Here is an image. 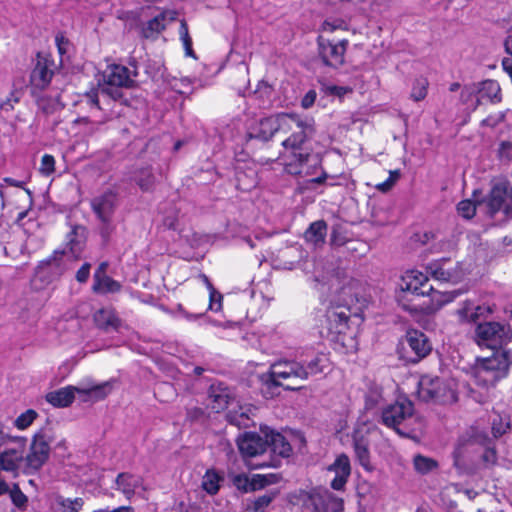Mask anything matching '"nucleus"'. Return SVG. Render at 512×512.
<instances>
[{
    "label": "nucleus",
    "instance_id": "nucleus-6",
    "mask_svg": "<svg viewBox=\"0 0 512 512\" xmlns=\"http://www.w3.org/2000/svg\"><path fill=\"white\" fill-rule=\"evenodd\" d=\"M418 396L425 402L452 404L457 401L456 382L451 378L422 376L418 383Z\"/></svg>",
    "mask_w": 512,
    "mask_h": 512
},
{
    "label": "nucleus",
    "instance_id": "nucleus-16",
    "mask_svg": "<svg viewBox=\"0 0 512 512\" xmlns=\"http://www.w3.org/2000/svg\"><path fill=\"white\" fill-rule=\"evenodd\" d=\"M286 116L287 113H278L261 119L258 125L250 133V136L262 141L270 140L275 133L283 132L282 124L285 122Z\"/></svg>",
    "mask_w": 512,
    "mask_h": 512
},
{
    "label": "nucleus",
    "instance_id": "nucleus-52",
    "mask_svg": "<svg viewBox=\"0 0 512 512\" xmlns=\"http://www.w3.org/2000/svg\"><path fill=\"white\" fill-rule=\"evenodd\" d=\"M399 178H400L399 170L390 171L388 179L382 183H379L376 186V188L381 192H387L394 186V184L398 181Z\"/></svg>",
    "mask_w": 512,
    "mask_h": 512
},
{
    "label": "nucleus",
    "instance_id": "nucleus-21",
    "mask_svg": "<svg viewBox=\"0 0 512 512\" xmlns=\"http://www.w3.org/2000/svg\"><path fill=\"white\" fill-rule=\"evenodd\" d=\"M53 64L47 59H38L30 75V83L33 89H45L53 77Z\"/></svg>",
    "mask_w": 512,
    "mask_h": 512
},
{
    "label": "nucleus",
    "instance_id": "nucleus-63",
    "mask_svg": "<svg viewBox=\"0 0 512 512\" xmlns=\"http://www.w3.org/2000/svg\"><path fill=\"white\" fill-rule=\"evenodd\" d=\"M482 458H483L484 462H486L488 464H493L496 461V453L492 449H487L484 452Z\"/></svg>",
    "mask_w": 512,
    "mask_h": 512
},
{
    "label": "nucleus",
    "instance_id": "nucleus-33",
    "mask_svg": "<svg viewBox=\"0 0 512 512\" xmlns=\"http://www.w3.org/2000/svg\"><path fill=\"white\" fill-rule=\"evenodd\" d=\"M103 122L92 121L88 117H79L73 121V126L84 136L90 137L101 131Z\"/></svg>",
    "mask_w": 512,
    "mask_h": 512
},
{
    "label": "nucleus",
    "instance_id": "nucleus-54",
    "mask_svg": "<svg viewBox=\"0 0 512 512\" xmlns=\"http://www.w3.org/2000/svg\"><path fill=\"white\" fill-rule=\"evenodd\" d=\"M170 86L176 92L186 94L190 90L191 81L188 78L174 79L170 82Z\"/></svg>",
    "mask_w": 512,
    "mask_h": 512
},
{
    "label": "nucleus",
    "instance_id": "nucleus-44",
    "mask_svg": "<svg viewBox=\"0 0 512 512\" xmlns=\"http://www.w3.org/2000/svg\"><path fill=\"white\" fill-rule=\"evenodd\" d=\"M428 81L425 78L416 79L413 83L411 98L415 101L423 100L427 95Z\"/></svg>",
    "mask_w": 512,
    "mask_h": 512
},
{
    "label": "nucleus",
    "instance_id": "nucleus-18",
    "mask_svg": "<svg viewBox=\"0 0 512 512\" xmlns=\"http://www.w3.org/2000/svg\"><path fill=\"white\" fill-rule=\"evenodd\" d=\"M352 445L358 463L364 470L369 472L373 471L374 467L371 463L370 442L367 433H363L360 429H355L352 433Z\"/></svg>",
    "mask_w": 512,
    "mask_h": 512
},
{
    "label": "nucleus",
    "instance_id": "nucleus-56",
    "mask_svg": "<svg viewBox=\"0 0 512 512\" xmlns=\"http://www.w3.org/2000/svg\"><path fill=\"white\" fill-rule=\"evenodd\" d=\"M56 46L60 55H64L68 51L70 45L69 40L62 34L58 33L55 37Z\"/></svg>",
    "mask_w": 512,
    "mask_h": 512
},
{
    "label": "nucleus",
    "instance_id": "nucleus-57",
    "mask_svg": "<svg viewBox=\"0 0 512 512\" xmlns=\"http://www.w3.org/2000/svg\"><path fill=\"white\" fill-rule=\"evenodd\" d=\"M90 269H91V264L90 263H84L79 269L78 271L76 272V280L79 282V283H85L87 282L88 278H89V275H90Z\"/></svg>",
    "mask_w": 512,
    "mask_h": 512
},
{
    "label": "nucleus",
    "instance_id": "nucleus-13",
    "mask_svg": "<svg viewBox=\"0 0 512 512\" xmlns=\"http://www.w3.org/2000/svg\"><path fill=\"white\" fill-rule=\"evenodd\" d=\"M428 271L434 279L442 282L457 283L464 276V271L459 263H451L444 258L431 263L428 266Z\"/></svg>",
    "mask_w": 512,
    "mask_h": 512
},
{
    "label": "nucleus",
    "instance_id": "nucleus-12",
    "mask_svg": "<svg viewBox=\"0 0 512 512\" xmlns=\"http://www.w3.org/2000/svg\"><path fill=\"white\" fill-rule=\"evenodd\" d=\"M413 412V403L406 398H401L383 410L382 421L387 427L394 428L399 432L398 426L411 418Z\"/></svg>",
    "mask_w": 512,
    "mask_h": 512
},
{
    "label": "nucleus",
    "instance_id": "nucleus-7",
    "mask_svg": "<svg viewBox=\"0 0 512 512\" xmlns=\"http://www.w3.org/2000/svg\"><path fill=\"white\" fill-rule=\"evenodd\" d=\"M512 338L509 325L500 322L478 323L474 331V340L477 345L496 349L508 343Z\"/></svg>",
    "mask_w": 512,
    "mask_h": 512
},
{
    "label": "nucleus",
    "instance_id": "nucleus-17",
    "mask_svg": "<svg viewBox=\"0 0 512 512\" xmlns=\"http://www.w3.org/2000/svg\"><path fill=\"white\" fill-rule=\"evenodd\" d=\"M90 205L97 219L113 218L118 205L117 194L112 190H107L94 197L91 200Z\"/></svg>",
    "mask_w": 512,
    "mask_h": 512
},
{
    "label": "nucleus",
    "instance_id": "nucleus-34",
    "mask_svg": "<svg viewBox=\"0 0 512 512\" xmlns=\"http://www.w3.org/2000/svg\"><path fill=\"white\" fill-rule=\"evenodd\" d=\"M276 496L277 492H268L253 500H248L245 510L246 512H266Z\"/></svg>",
    "mask_w": 512,
    "mask_h": 512
},
{
    "label": "nucleus",
    "instance_id": "nucleus-51",
    "mask_svg": "<svg viewBox=\"0 0 512 512\" xmlns=\"http://www.w3.org/2000/svg\"><path fill=\"white\" fill-rule=\"evenodd\" d=\"M493 308L490 305H474L472 312V323H477L481 318H486L493 313Z\"/></svg>",
    "mask_w": 512,
    "mask_h": 512
},
{
    "label": "nucleus",
    "instance_id": "nucleus-8",
    "mask_svg": "<svg viewBox=\"0 0 512 512\" xmlns=\"http://www.w3.org/2000/svg\"><path fill=\"white\" fill-rule=\"evenodd\" d=\"M333 294L331 304L343 308H351L359 300L361 284L358 280L348 276H333L331 279Z\"/></svg>",
    "mask_w": 512,
    "mask_h": 512
},
{
    "label": "nucleus",
    "instance_id": "nucleus-15",
    "mask_svg": "<svg viewBox=\"0 0 512 512\" xmlns=\"http://www.w3.org/2000/svg\"><path fill=\"white\" fill-rule=\"evenodd\" d=\"M407 347L413 352V355L406 356L408 361L417 363L425 358L431 352V343L427 336L418 330H409L405 336Z\"/></svg>",
    "mask_w": 512,
    "mask_h": 512
},
{
    "label": "nucleus",
    "instance_id": "nucleus-36",
    "mask_svg": "<svg viewBox=\"0 0 512 512\" xmlns=\"http://www.w3.org/2000/svg\"><path fill=\"white\" fill-rule=\"evenodd\" d=\"M38 110L45 115H52L63 108V104L59 100V96H41L37 99Z\"/></svg>",
    "mask_w": 512,
    "mask_h": 512
},
{
    "label": "nucleus",
    "instance_id": "nucleus-62",
    "mask_svg": "<svg viewBox=\"0 0 512 512\" xmlns=\"http://www.w3.org/2000/svg\"><path fill=\"white\" fill-rule=\"evenodd\" d=\"M182 43H183V46L185 48V52H186V55L187 56H194V52H193V49H192V39L189 35L187 36H184L182 38H180Z\"/></svg>",
    "mask_w": 512,
    "mask_h": 512
},
{
    "label": "nucleus",
    "instance_id": "nucleus-48",
    "mask_svg": "<svg viewBox=\"0 0 512 512\" xmlns=\"http://www.w3.org/2000/svg\"><path fill=\"white\" fill-rule=\"evenodd\" d=\"M209 290V309L212 311H219L222 308L223 296L219 293L211 283H208Z\"/></svg>",
    "mask_w": 512,
    "mask_h": 512
},
{
    "label": "nucleus",
    "instance_id": "nucleus-1",
    "mask_svg": "<svg viewBox=\"0 0 512 512\" xmlns=\"http://www.w3.org/2000/svg\"><path fill=\"white\" fill-rule=\"evenodd\" d=\"M283 125V134L288 136L282 141L284 148V165L291 175L310 174L305 165L311 160V149L305 147L306 142L316 133L315 121L308 116L287 113Z\"/></svg>",
    "mask_w": 512,
    "mask_h": 512
},
{
    "label": "nucleus",
    "instance_id": "nucleus-10",
    "mask_svg": "<svg viewBox=\"0 0 512 512\" xmlns=\"http://www.w3.org/2000/svg\"><path fill=\"white\" fill-rule=\"evenodd\" d=\"M50 437L44 433L34 436L29 453L24 457V472L27 474L38 471L50 455Z\"/></svg>",
    "mask_w": 512,
    "mask_h": 512
},
{
    "label": "nucleus",
    "instance_id": "nucleus-35",
    "mask_svg": "<svg viewBox=\"0 0 512 512\" xmlns=\"http://www.w3.org/2000/svg\"><path fill=\"white\" fill-rule=\"evenodd\" d=\"M133 179L142 191H150L155 183V177L151 167L136 170Z\"/></svg>",
    "mask_w": 512,
    "mask_h": 512
},
{
    "label": "nucleus",
    "instance_id": "nucleus-60",
    "mask_svg": "<svg viewBox=\"0 0 512 512\" xmlns=\"http://www.w3.org/2000/svg\"><path fill=\"white\" fill-rule=\"evenodd\" d=\"M509 428V423H500L499 425L496 424L495 420H493V425H492V431H493V434L495 437H499L501 435H503L507 429Z\"/></svg>",
    "mask_w": 512,
    "mask_h": 512
},
{
    "label": "nucleus",
    "instance_id": "nucleus-26",
    "mask_svg": "<svg viewBox=\"0 0 512 512\" xmlns=\"http://www.w3.org/2000/svg\"><path fill=\"white\" fill-rule=\"evenodd\" d=\"M76 386H66L46 394L45 399L54 407H68L75 399Z\"/></svg>",
    "mask_w": 512,
    "mask_h": 512
},
{
    "label": "nucleus",
    "instance_id": "nucleus-55",
    "mask_svg": "<svg viewBox=\"0 0 512 512\" xmlns=\"http://www.w3.org/2000/svg\"><path fill=\"white\" fill-rule=\"evenodd\" d=\"M233 484L237 489L244 492L250 491V478L245 474H238L233 477Z\"/></svg>",
    "mask_w": 512,
    "mask_h": 512
},
{
    "label": "nucleus",
    "instance_id": "nucleus-49",
    "mask_svg": "<svg viewBox=\"0 0 512 512\" xmlns=\"http://www.w3.org/2000/svg\"><path fill=\"white\" fill-rule=\"evenodd\" d=\"M39 171L42 175L49 176L55 171V159L50 154L42 156Z\"/></svg>",
    "mask_w": 512,
    "mask_h": 512
},
{
    "label": "nucleus",
    "instance_id": "nucleus-39",
    "mask_svg": "<svg viewBox=\"0 0 512 512\" xmlns=\"http://www.w3.org/2000/svg\"><path fill=\"white\" fill-rule=\"evenodd\" d=\"M413 465L415 470L423 475L428 474L438 468V463L436 460L421 454L414 456Z\"/></svg>",
    "mask_w": 512,
    "mask_h": 512
},
{
    "label": "nucleus",
    "instance_id": "nucleus-64",
    "mask_svg": "<svg viewBox=\"0 0 512 512\" xmlns=\"http://www.w3.org/2000/svg\"><path fill=\"white\" fill-rule=\"evenodd\" d=\"M93 512H134V509L131 506H121L116 509H113L112 511L105 510V509H99V510H95Z\"/></svg>",
    "mask_w": 512,
    "mask_h": 512
},
{
    "label": "nucleus",
    "instance_id": "nucleus-59",
    "mask_svg": "<svg viewBox=\"0 0 512 512\" xmlns=\"http://www.w3.org/2000/svg\"><path fill=\"white\" fill-rule=\"evenodd\" d=\"M316 97H317V93L315 90H309L305 95L304 97L302 98L301 100V106L304 108V109H308L310 108L315 100H316Z\"/></svg>",
    "mask_w": 512,
    "mask_h": 512
},
{
    "label": "nucleus",
    "instance_id": "nucleus-20",
    "mask_svg": "<svg viewBox=\"0 0 512 512\" xmlns=\"http://www.w3.org/2000/svg\"><path fill=\"white\" fill-rule=\"evenodd\" d=\"M208 400L211 409L218 413L234 400V394L224 383H215L209 388Z\"/></svg>",
    "mask_w": 512,
    "mask_h": 512
},
{
    "label": "nucleus",
    "instance_id": "nucleus-11",
    "mask_svg": "<svg viewBox=\"0 0 512 512\" xmlns=\"http://www.w3.org/2000/svg\"><path fill=\"white\" fill-rule=\"evenodd\" d=\"M104 80L107 84L100 92L102 94L110 95L114 99L120 97L118 87H130L133 84L130 71L127 67L122 65H110L104 72Z\"/></svg>",
    "mask_w": 512,
    "mask_h": 512
},
{
    "label": "nucleus",
    "instance_id": "nucleus-40",
    "mask_svg": "<svg viewBox=\"0 0 512 512\" xmlns=\"http://www.w3.org/2000/svg\"><path fill=\"white\" fill-rule=\"evenodd\" d=\"M221 477L214 470H208L202 479V488L209 494H216L219 490Z\"/></svg>",
    "mask_w": 512,
    "mask_h": 512
},
{
    "label": "nucleus",
    "instance_id": "nucleus-46",
    "mask_svg": "<svg viewBox=\"0 0 512 512\" xmlns=\"http://www.w3.org/2000/svg\"><path fill=\"white\" fill-rule=\"evenodd\" d=\"M457 212L465 219H471L476 213V204L471 200H462L457 204Z\"/></svg>",
    "mask_w": 512,
    "mask_h": 512
},
{
    "label": "nucleus",
    "instance_id": "nucleus-27",
    "mask_svg": "<svg viewBox=\"0 0 512 512\" xmlns=\"http://www.w3.org/2000/svg\"><path fill=\"white\" fill-rule=\"evenodd\" d=\"M23 460L22 449H6L0 453V470L11 472L16 476Z\"/></svg>",
    "mask_w": 512,
    "mask_h": 512
},
{
    "label": "nucleus",
    "instance_id": "nucleus-41",
    "mask_svg": "<svg viewBox=\"0 0 512 512\" xmlns=\"http://www.w3.org/2000/svg\"><path fill=\"white\" fill-rule=\"evenodd\" d=\"M99 225H98V233L100 237L102 238L103 242L106 244L110 241L112 235L114 234L116 230V225L113 222V218H106V219H98Z\"/></svg>",
    "mask_w": 512,
    "mask_h": 512
},
{
    "label": "nucleus",
    "instance_id": "nucleus-19",
    "mask_svg": "<svg viewBox=\"0 0 512 512\" xmlns=\"http://www.w3.org/2000/svg\"><path fill=\"white\" fill-rule=\"evenodd\" d=\"M327 470L335 474L331 481V487L337 491L343 490L351 475V463L348 455L339 454Z\"/></svg>",
    "mask_w": 512,
    "mask_h": 512
},
{
    "label": "nucleus",
    "instance_id": "nucleus-23",
    "mask_svg": "<svg viewBox=\"0 0 512 512\" xmlns=\"http://www.w3.org/2000/svg\"><path fill=\"white\" fill-rule=\"evenodd\" d=\"M177 13L173 10H166L149 20L142 28V35L145 38H153L163 31L167 23L176 19Z\"/></svg>",
    "mask_w": 512,
    "mask_h": 512
},
{
    "label": "nucleus",
    "instance_id": "nucleus-24",
    "mask_svg": "<svg viewBox=\"0 0 512 512\" xmlns=\"http://www.w3.org/2000/svg\"><path fill=\"white\" fill-rule=\"evenodd\" d=\"M115 484L116 489L122 492L128 500L134 496L137 488L142 487L145 490L143 478L127 472L119 473L115 479Z\"/></svg>",
    "mask_w": 512,
    "mask_h": 512
},
{
    "label": "nucleus",
    "instance_id": "nucleus-9",
    "mask_svg": "<svg viewBox=\"0 0 512 512\" xmlns=\"http://www.w3.org/2000/svg\"><path fill=\"white\" fill-rule=\"evenodd\" d=\"M238 449L251 469H261L270 467L272 464L268 462L250 463L249 460L262 455L267 450V442L257 433L246 432L237 439Z\"/></svg>",
    "mask_w": 512,
    "mask_h": 512
},
{
    "label": "nucleus",
    "instance_id": "nucleus-3",
    "mask_svg": "<svg viewBox=\"0 0 512 512\" xmlns=\"http://www.w3.org/2000/svg\"><path fill=\"white\" fill-rule=\"evenodd\" d=\"M350 17L349 13H345L343 17L331 15L321 25L322 34L317 38L318 54L326 66L339 68L345 62L348 40L340 39L335 42L333 39L326 37L325 34L348 31Z\"/></svg>",
    "mask_w": 512,
    "mask_h": 512
},
{
    "label": "nucleus",
    "instance_id": "nucleus-14",
    "mask_svg": "<svg viewBox=\"0 0 512 512\" xmlns=\"http://www.w3.org/2000/svg\"><path fill=\"white\" fill-rule=\"evenodd\" d=\"M64 258V251H54V253L50 257L41 261L38 264L36 268V274L40 275L47 281H53L55 279H58L67 270Z\"/></svg>",
    "mask_w": 512,
    "mask_h": 512
},
{
    "label": "nucleus",
    "instance_id": "nucleus-25",
    "mask_svg": "<svg viewBox=\"0 0 512 512\" xmlns=\"http://www.w3.org/2000/svg\"><path fill=\"white\" fill-rule=\"evenodd\" d=\"M507 186L505 184H497L492 189L487 198V206L489 212L493 215L503 209L506 214L509 213Z\"/></svg>",
    "mask_w": 512,
    "mask_h": 512
},
{
    "label": "nucleus",
    "instance_id": "nucleus-58",
    "mask_svg": "<svg viewBox=\"0 0 512 512\" xmlns=\"http://www.w3.org/2000/svg\"><path fill=\"white\" fill-rule=\"evenodd\" d=\"M381 398H382V395H381V392L378 389L371 390L366 395V407L367 408L374 407L379 402V400Z\"/></svg>",
    "mask_w": 512,
    "mask_h": 512
},
{
    "label": "nucleus",
    "instance_id": "nucleus-61",
    "mask_svg": "<svg viewBox=\"0 0 512 512\" xmlns=\"http://www.w3.org/2000/svg\"><path fill=\"white\" fill-rule=\"evenodd\" d=\"M108 269V262H102L97 267L95 273H94V281L99 280L102 277L107 276L106 271Z\"/></svg>",
    "mask_w": 512,
    "mask_h": 512
},
{
    "label": "nucleus",
    "instance_id": "nucleus-30",
    "mask_svg": "<svg viewBox=\"0 0 512 512\" xmlns=\"http://www.w3.org/2000/svg\"><path fill=\"white\" fill-rule=\"evenodd\" d=\"M350 308H343L339 306L331 307L327 311V319L330 323V329H334L337 333H343L348 327L349 314L347 313Z\"/></svg>",
    "mask_w": 512,
    "mask_h": 512
},
{
    "label": "nucleus",
    "instance_id": "nucleus-38",
    "mask_svg": "<svg viewBox=\"0 0 512 512\" xmlns=\"http://www.w3.org/2000/svg\"><path fill=\"white\" fill-rule=\"evenodd\" d=\"M121 284L109 276L95 280L92 290L95 293H115L120 291Z\"/></svg>",
    "mask_w": 512,
    "mask_h": 512
},
{
    "label": "nucleus",
    "instance_id": "nucleus-47",
    "mask_svg": "<svg viewBox=\"0 0 512 512\" xmlns=\"http://www.w3.org/2000/svg\"><path fill=\"white\" fill-rule=\"evenodd\" d=\"M36 417L37 413L34 410L29 409L16 418L15 426L21 430L26 429L29 425H31Z\"/></svg>",
    "mask_w": 512,
    "mask_h": 512
},
{
    "label": "nucleus",
    "instance_id": "nucleus-32",
    "mask_svg": "<svg viewBox=\"0 0 512 512\" xmlns=\"http://www.w3.org/2000/svg\"><path fill=\"white\" fill-rule=\"evenodd\" d=\"M85 228L83 226H75L67 235V246L74 258L80 257L85 246Z\"/></svg>",
    "mask_w": 512,
    "mask_h": 512
},
{
    "label": "nucleus",
    "instance_id": "nucleus-22",
    "mask_svg": "<svg viewBox=\"0 0 512 512\" xmlns=\"http://www.w3.org/2000/svg\"><path fill=\"white\" fill-rule=\"evenodd\" d=\"M114 381H106L100 384L94 383L92 380H86L79 386H76L77 393L85 395L93 401H100L106 398L113 390Z\"/></svg>",
    "mask_w": 512,
    "mask_h": 512
},
{
    "label": "nucleus",
    "instance_id": "nucleus-50",
    "mask_svg": "<svg viewBox=\"0 0 512 512\" xmlns=\"http://www.w3.org/2000/svg\"><path fill=\"white\" fill-rule=\"evenodd\" d=\"M487 91L488 97L492 102H499L501 100L500 97V87L494 81H488L483 84V88L481 92Z\"/></svg>",
    "mask_w": 512,
    "mask_h": 512
},
{
    "label": "nucleus",
    "instance_id": "nucleus-42",
    "mask_svg": "<svg viewBox=\"0 0 512 512\" xmlns=\"http://www.w3.org/2000/svg\"><path fill=\"white\" fill-rule=\"evenodd\" d=\"M277 482L276 475H261L254 474L250 478V491H255L257 489H262L269 484H273Z\"/></svg>",
    "mask_w": 512,
    "mask_h": 512
},
{
    "label": "nucleus",
    "instance_id": "nucleus-53",
    "mask_svg": "<svg viewBox=\"0 0 512 512\" xmlns=\"http://www.w3.org/2000/svg\"><path fill=\"white\" fill-rule=\"evenodd\" d=\"M21 93L19 91H12L9 96L0 103V108L3 111L9 112L13 110L14 105L20 101Z\"/></svg>",
    "mask_w": 512,
    "mask_h": 512
},
{
    "label": "nucleus",
    "instance_id": "nucleus-45",
    "mask_svg": "<svg viewBox=\"0 0 512 512\" xmlns=\"http://www.w3.org/2000/svg\"><path fill=\"white\" fill-rule=\"evenodd\" d=\"M474 303L470 300L464 301L461 306L456 310L459 321L462 323H472V312Z\"/></svg>",
    "mask_w": 512,
    "mask_h": 512
},
{
    "label": "nucleus",
    "instance_id": "nucleus-28",
    "mask_svg": "<svg viewBox=\"0 0 512 512\" xmlns=\"http://www.w3.org/2000/svg\"><path fill=\"white\" fill-rule=\"evenodd\" d=\"M265 442L274 454L282 457H289L292 452L291 444L279 432L270 431L265 433Z\"/></svg>",
    "mask_w": 512,
    "mask_h": 512
},
{
    "label": "nucleus",
    "instance_id": "nucleus-2",
    "mask_svg": "<svg viewBox=\"0 0 512 512\" xmlns=\"http://www.w3.org/2000/svg\"><path fill=\"white\" fill-rule=\"evenodd\" d=\"M327 359L323 355H318L303 364L297 361L281 360L271 364L268 372L262 379L268 387L282 386L286 390H298L301 386H296L299 382L305 381L311 375L323 372Z\"/></svg>",
    "mask_w": 512,
    "mask_h": 512
},
{
    "label": "nucleus",
    "instance_id": "nucleus-31",
    "mask_svg": "<svg viewBox=\"0 0 512 512\" xmlns=\"http://www.w3.org/2000/svg\"><path fill=\"white\" fill-rule=\"evenodd\" d=\"M96 326L104 331L116 330L120 320L112 308H101L93 316Z\"/></svg>",
    "mask_w": 512,
    "mask_h": 512
},
{
    "label": "nucleus",
    "instance_id": "nucleus-37",
    "mask_svg": "<svg viewBox=\"0 0 512 512\" xmlns=\"http://www.w3.org/2000/svg\"><path fill=\"white\" fill-rule=\"evenodd\" d=\"M55 503L60 512H80L84 506V500L81 497L71 499L58 495Z\"/></svg>",
    "mask_w": 512,
    "mask_h": 512
},
{
    "label": "nucleus",
    "instance_id": "nucleus-29",
    "mask_svg": "<svg viewBox=\"0 0 512 512\" xmlns=\"http://www.w3.org/2000/svg\"><path fill=\"white\" fill-rule=\"evenodd\" d=\"M327 235V224L323 220H318L310 224L304 233L307 243L315 248L321 247L325 243Z\"/></svg>",
    "mask_w": 512,
    "mask_h": 512
},
{
    "label": "nucleus",
    "instance_id": "nucleus-43",
    "mask_svg": "<svg viewBox=\"0 0 512 512\" xmlns=\"http://www.w3.org/2000/svg\"><path fill=\"white\" fill-rule=\"evenodd\" d=\"M8 493L10 494V498L12 503L19 509L25 510L28 503L27 496L20 490L17 484H14L12 488H9Z\"/></svg>",
    "mask_w": 512,
    "mask_h": 512
},
{
    "label": "nucleus",
    "instance_id": "nucleus-4",
    "mask_svg": "<svg viewBox=\"0 0 512 512\" xmlns=\"http://www.w3.org/2000/svg\"><path fill=\"white\" fill-rule=\"evenodd\" d=\"M402 281L401 288L403 291L411 292L417 296H429L434 310L452 302L461 294L460 290L439 291L435 289L429 285L427 275L417 270L408 271Z\"/></svg>",
    "mask_w": 512,
    "mask_h": 512
},
{
    "label": "nucleus",
    "instance_id": "nucleus-5",
    "mask_svg": "<svg viewBox=\"0 0 512 512\" xmlns=\"http://www.w3.org/2000/svg\"><path fill=\"white\" fill-rule=\"evenodd\" d=\"M509 351L497 350L490 357L477 358L473 368L476 384L489 387L506 376L511 364Z\"/></svg>",
    "mask_w": 512,
    "mask_h": 512
}]
</instances>
